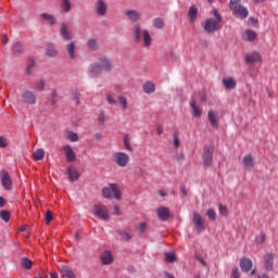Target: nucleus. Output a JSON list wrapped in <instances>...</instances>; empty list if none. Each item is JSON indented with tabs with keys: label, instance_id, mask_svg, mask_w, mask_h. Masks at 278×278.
<instances>
[{
	"label": "nucleus",
	"instance_id": "f257e3e1",
	"mask_svg": "<svg viewBox=\"0 0 278 278\" xmlns=\"http://www.w3.org/2000/svg\"><path fill=\"white\" fill-rule=\"evenodd\" d=\"M131 31L135 42L142 43L146 49H150L151 45H153V37H151L149 29L142 27L140 23H136L132 25Z\"/></svg>",
	"mask_w": 278,
	"mask_h": 278
},
{
	"label": "nucleus",
	"instance_id": "f03ea898",
	"mask_svg": "<svg viewBox=\"0 0 278 278\" xmlns=\"http://www.w3.org/2000/svg\"><path fill=\"white\" fill-rule=\"evenodd\" d=\"M112 61L108 56H101L99 63H93L89 66V73L91 75H101V73H110L112 70Z\"/></svg>",
	"mask_w": 278,
	"mask_h": 278
},
{
	"label": "nucleus",
	"instance_id": "7ed1b4c3",
	"mask_svg": "<svg viewBox=\"0 0 278 278\" xmlns=\"http://www.w3.org/2000/svg\"><path fill=\"white\" fill-rule=\"evenodd\" d=\"M212 14L214 17L206 20L204 25V31H206V34H214V31H218V29H220V22L223 21V17L218 14V10L214 9Z\"/></svg>",
	"mask_w": 278,
	"mask_h": 278
},
{
	"label": "nucleus",
	"instance_id": "20e7f679",
	"mask_svg": "<svg viewBox=\"0 0 278 278\" xmlns=\"http://www.w3.org/2000/svg\"><path fill=\"white\" fill-rule=\"evenodd\" d=\"M102 195L104 199H116L117 201H121L123 194L121 193V189L118 188V185L116 184H110L108 187H104L102 189Z\"/></svg>",
	"mask_w": 278,
	"mask_h": 278
},
{
	"label": "nucleus",
	"instance_id": "39448f33",
	"mask_svg": "<svg viewBox=\"0 0 278 278\" xmlns=\"http://www.w3.org/2000/svg\"><path fill=\"white\" fill-rule=\"evenodd\" d=\"M129 154L125 152H115L111 156L113 164L119 168H126V166H129Z\"/></svg>",
	"mask_w": 278,
	"mask_h": 278
},
{
	"label": "nucleus",
	"instance_id": "423d86ee",
	"mask_svg": "<svg viewBox=\"0 0 278 278\" xmlns=\"http://www.w3.org/2000/svg\"><path fill=\"white\" fill-rule=\"evenodd\" d=\"M93 214L101 220H110V211L104 204H96L93 206Z\"/></svg>",
	"mask_w": 278,
	"mask_h": 278
},
{
	"label": "nucleus",
	"instance_id": "0eeeda50",
	"mask_svg": "<svg viewBox=\"0 0 278 278\" xmlns=\"http://www.w3.org/2000/svg\"><path fill=\"white\" fill-rule=\"evenodd\" d=\"M21 101L26 105H36V101H37L36 92L29 89L24 90L21 94Z\"/></svg>",
	"mask_w": 278,
	"mask_h": 278
},
{
	"label": "nucleus",
	"instance_id": "6e6552de",
	"mask_svg": "<svg viewBox=\"0 0 278 278\" xmlns=\"http://www.w3.org/2000/svg\"><path fill=\"white\" fill-rule=\"evenodd\" d=\"M193 225L199 233L205 230V219L197 212L193 213Z\"/></svg>",
	"mask_w": 278,
	"mask_h": 278
},
{
	"label": "nucleus",
	"instance_id": "1a4fd4ad",
	"mask_svg": "<svg viewBox=\"0 0 278 278\" xmlns=\"http://www.w3.org/2000/svg\"><path fill=\"white\" fill-rule=\"evenodd\" d=\"M0 179L4 190H12V177H10V174H8V172L2 170L0 173Z\"/></svg>",
	"mask_w": 278,
	"mask_h": 278
},
{
	"label": "nucleus",
	"instance_id": "9d476101",
	"mask_svg": "<svg viewBox=\"0 0 278 278\" xmlns=\"http://www.w3.org/2000/svg\"><path fill=\"white\" fill-rule=\"evenodd\" d=\"M63 151L65 153L66 162L73 164V162H76L77 154L75 153V150H73V147L65 144L63 146Z\"/></svg>",
	"mask_w": 278,
	"mask_h": 278
},
{
	"label": "nucleus",
	"instance_id": "9b49d317",
	"mask_svg": "<svg viewBox=\"0 0 278 278\" xmlns=\"http://www.w3.org/2000/svg\"><path fill=\"white\" fill-rule=\"evenodd\" d=\"M202 160L204 166H212V162H214V153L210 147L204 148Z\"/></svg>",
	"mask_w": 278,
	"mask_h": 278
},
{
	"label": "nucleus",
	"instance_id": "f8f14e48",
	"mask_svg": "<svg viewBox=\"0 0 278 278\" xmlns=\"http://www.w3.org/2000/svg\"><path fill=\"white\" fill-rule=\"evenodd\" d=\"M94 8L98 16H105V14H108V4L103 0H98L94 3Z\"/></svg>",
	"mask_w": 278,
	"mask_h": 278
},
{
	"label": "nucleus",
	"instance_id": "ddd939ff",
	"mask_svg": "<svg viewBox=\"0 0 278 278\" xmlns=\"http://www.w3.org/2000/svg\"><path fill=\"white\" fill-rule=\"evenodd\" d=\"M156 215L159 216L160 220H168V218H170V211L168 207L160 206L156 208Z\"/></svg>",
	"mask_w": 278,
	"mask_h": 278
},
{
	"label": "nucleus",
	"instance_id": "4468645a",
	"mask_svg": "<svg viewBox=\"0 0 278 278\" xmlns=\"http://www.w3.org/2000/svg\"><path fill=\"white\" fill-rule=\"evenodd\" d=\"M126 16L131 21V23H138L140 18H142V13L136 11V10H127Z\"/></svg>",
	"mask_w": 278,
	"mask_h": 278
},
{
	"label": "nucleus",
	"instance_id": "2eb2a0df",
	"mask_svg": "<svg viewBox=\"0 0 278 278\" xmlns=\"http://www.w3.org/2000/svg\"><path fill=\"white\" fill-rule=\"evenodd\" d=\"M100 260L104 266H110V264L114 262V256L112 255V252L104 251L101 254Z\"/></svg>",
	"mask_w": 278,
	"mask_h": 278
},
{
	"label": "nucleus",
	"instance_id": "dca6fc26",
	"mask_svg": "<svg viewBox=\"0 0 278 278\" xmlns=\"http://www.w3.org/2000/svg\"><path fill=\"white\" fill-rule=\"evenodd\" d=\"M247 64H255V62H262V55L258 52H252L245 55Z\"/></svg>",
	"mask_w": 278,
	"mask_h": 278
},
{
	"label": "nucleus",
	"instance_id": "f3484780",
	"mask_svg": "<svg viewBox=\"0 0 278 278\" xmlns=\"http://www.w3.org/2000/svg\"><path fill=\"white\" fill-rule=\"evenodd\" d=\"M60 34L64 40H73V35L71 34V29H68V26L64 23H61V29Z\"/></svg>",
	"mask_w": 278,
	"mask_h": 278
},
{
	"label": "nucleus",
	"instance_id": "a211bd4d",
	"mask_svg": "<svg viewBox=\"0 0 278 278\" xmlns=\"http://www.w3.org/2000/svg\"><path fill=\"white\" fill-rule=\"evenodd\" d=\"M275 262V256L273 253H267L264 256V266L266 270H273V264Z\"/></svg>",
	"mask_w": 278,
	"mask_h": 278
},
{
	"label": "nucleus",
	"instance_id": "6ab92c4d",
	"mask_svg": "<svg viewBox=\"0 0 278 278\" xmlns=\"http://www.w3.org/2000/svg\"><path fill=\"white\" fill-rule=\"evenodd\" d=\"M240 268L243 270V273H249L251 268H253V261L249 258H241Z\"/></svg>",
	"mask_w": 278,
	"mask_h": 278
},
{
	"label": "nucleus",
	"instance_id": "aec40b11",
	"mask_svg": "<svg viewBox=\"0 0 278 278\" xmlns=\"http://www.w3.org/2000/svg\"><path fill=\"white\" fill-rule=\"evenodd\" d=\"M222 84L226 90H235L237 86L236 79L233 77L224 78Z\"/></svg>",
	"mask_w": 278,
	"mask_h": 278
},
{
	"label": "nucleus",
	"instance_id": "412c9836",
	"mask_svg": "<svg viewBox=\"0 0 278 278\" xmlns=\"http://www.w3.org/2000/svg\"><path fill=\"white\" fill-rule=\"evenodd\" d=\"M191 106V114L194 118H201L203 111L201 110V108H199V105H197V100H192L190 103Z\"/></svg>",
	"mask_w": 278,
	"mask_h": 278
},
{
	"label": "nucleus",
	"instance_id": "4be33fe9",
	"mask_svg": "<svg viewBox=\"0 0 278 278\" xmlns=\"http://www.w3.org/2000/svg\"><path fill=\"white\" fill-rule=\"evenodd\" d=\"M47 88V80L45 78H39L34 83V90L37 92H45Z\"/></svg>",
	"mask_w": 278,
	"mask_h": 278
},
{
	"label": "nucleus",
	"instance_id": "5701e85b",
	"mask_svg": "<svg viewBox=\"0 0 278 278\" xmlns=\"http://www.w3.org/2000/svg\"><path fill=\"white\" fill-rule=\"evenodd\" d=\"M232 13L238 18H247V16H249V10H247V8L242 5L238 7L235 11H232Z\"/></svg>",
	"mask_w": 278,
	"mask_h": 278
},
{
	"label": "nucleus",
	"instance_id": "b1692460",
	"mask_svg": "<svg viewBox=\"0 0 278 278\" xmlns=\"http://www.w3.org/2000/svg\"><path fill=\"white\" fill-rule=\"evenodd\" d=\"M208 121L212 127H218V113L214 110H210L207 113Z\"/></svg>",
	"mask_w": 278,
	"mask_h": 278
},
{
	"label": "nucleus",
	"instance_id": "393cba45",
	"mask_svg": "<svg viewBox=\"0 0 278 278\" xmlns=\"http://www.w3.org/2000/svg\"><path fill=\"white\" fill-rule=\"evenodd\" d=\"M243 40H247V42H253L257 38V33L251 29L244 30L242 35Z\"/></svg>",
	"mask_w": 278,
	"mask_h": 278
},
{
	"label": "nucleus",
	"instance_id": "a878e982",
	"mask_svg": "<svg viewBox=\"0 0 278 278\" xmlns=\"http://www.w3.org/2000/svg\"><path fill=\"white\" fill-rule=\"evenodd\" d=\"M65 49L67 51V55L71 58V60H75L77 58V52L75 51V41H72L65 46Z\"/></svg>",
	"mask_w": 278,
	"mask_h": 278
},
{
	"label": "nucleus",
	"instance_id": "bb28decb",
	"mask_svg": "<svg viewBox=\"0 0 278 278\" xmlns=\"http://www.w3.org/2000/svg\"><path fill=\"white\" fill-rule=\"evenodd\" d=\"M60 270H61L62 277L75 278V273H73V269H71V267H68L66 265H62L60 267Z\"/></svg>",
	"mask_w": 278,
	"mask_h": 278
},
{
	"label": "nucleus",
	"instance_id": "cd10ccee",
	"mask_svg": "<svg viewBox=\"0 0 278 278\" xmlns=\"http://www.w3.org/2000/svg\"><path fill=\"white\" fill-rule=\"evenodd\" d=\"M142 88L146 94H153V92H155V84L151 80L146 81Z\"/></svg>",
	"mask_w": 278,
	"mask_h": 278
},
{
	"label": "nucleus",
	"instance_id": "c85d7f7f",
	"mask_svg": "<svg viewBox=\"0 0 278 278\" xmlns=\"http://www.w3.org/2000/svg\"><path fill=\"white\" fill-rule=\"evenodd\" d=\"M40 18H42V21H46V23H48V25H55V23H58V18H55V16H53V14L41 13Z\"/></svg>",
	"mask_w": 278,
	"mask_h": 278
},
{
	"label": "nucleus",
	"instance_id": "c756f323",
	"mask_svg": "<svg viewBox=\"0 0 278 278\" xmlns=\"http://www.w3.org/2000/svg\"><path fill=\"white\" fill-rule=\"evenodd\" d=\"M87 49L90 51H98L99 50V40L96 38H89L86 42Z\"/></svg>",
	"mask_w": 278,
	"mask_h": 278
},
{
	"label": "nucleus",
	"instance_id": "7c9ffc66",
	"mask_svg": "<svg viewBox=\"0 0 278 278\" xmlns=\"http://www.w3.org/2000/svg\"><path fill=\"white\" fill-rule=\"evenodd\" d=\"M67 175L71 181H77L79 179V170L73 166L67 168Z\"/></svg>",
	"mask_w": 278,
	"mask_h": 278
},
{
	"label": "nucleus",
	"instance_id": "2f4dec72",
	"mask_svg": "<svg viewBox=\"0 0 278 278\" xmlns=\"http://www.w3.org/2000/svg\"><path fill=\"white\" fill-rule=\"evenodd\" d=\"M242 162L245 168H253V166H255V161L253 160V156L251 154H247L243 157Z\"/></svg>",
	"mask_w": 278,
	"mask_h": 278
},
{
	"label": "nucleus",
	"instance_id": "473e14b6",
	"mask_svg": "<svg viewBox=\"0 0 278 278\" xmlns=\"http://www.w3.org/2000/svg\"><path fill=\"white\" fill-rule=\"evenodd\" d=\"M46 54L48 55V58H58V49L53 43L48 45Z\"/></svg>",
	"mask_w": 278,
	"mask_h": 278
},
{
	"label": "nucleus",
	"instance_id": "72a5a7b5",
	"mask_svg": "<svg viewBox=\"0 0 278 278\" xmlns=\"http://www.w3.org/2000/svg\"><path fill=\"white\" fill-rule=\"evenodd\" d=\"M12 52L14 55H21L25 53V50L23 49V43H21L20 41L15 42L13 45Z\"/></svg>",
	"mask_w": 278,
	"mask_h": 278
},
{
	"label": "nucleus",
	"instance_id": "f704fd0d",
	"mask_svg": "<svg viewBox=\"0 0 278 278\" xmlns=\"http://www.w3.org/2000/svg\"><path fill=\"white\" fill-rule=\"evenodd\" d=\"M199 14V10L197 9L195 5H192L190 9H189V12H188V16H189V21L190 23H194V21H197V15Z\"/></svg>",
	"mask_w": 278,
	"mask_h": 278
},
{
	"label": "nucleus",
	"instance_id": "c9c22d12",
	"mask_svg": "<svg viewBox=\"0 0 278 278\" xmlns=\"http://www.w3.org/2000/svg\"><path fill=\"white\" fill-rule=\"evenodd\" d=\"M21 266L22 268H24V270H31V266H34V263L31 262V260L23 257L21 260Z\"/></svg>",
	"mask_w": 278,
	"mask_h": 278
},
{
	"label": "nucleus",
	"instance_id": "e433bc0d",
	"mask_svg": "<svg viewBox=\"0 0 278 278\" xmlns=\"http://www.w3.org/2000/svg\"><path fill=\"white\" fill-rule=\"evenodd\" d=\"M33 160H35V162H41V160H45V151L42 149L35 151L33 154Z\"/></svg>",
	"mask_w": 278,
	"mask_h": 278
},
{
	"label": "nucleus",
	"instance_id": "4c0bfd02",
	"mask_svg": "<svg viewBox=\"0 0 278 278\" xmlns=\"http://www.w3.org/2000/svg\"><path fill=\"white\" fill-rule=\"evenodd\" d=\"M61 12H71V0H61Z\"/></svg>",
	"mask_w": 278,
	"mask_h": 278
},
{
	"label": "nucleus",
	"instance_id": "58836bf2",
	"mask_svg": "<svg viewBox=\"0 0 278 278\" xmlns=\"http://www.w3.org/2000/svg\"><path fill=\"white\" fill-rule=\"evenodd\" d=\"M0 218L4 223H9L10 218H12V213L8 210H2V211H0Z\"/></svg>",
	"mask_w": 278,
	"mask_h": 278
},
{
	"label": "nucleus",
	"instance_id": "ea45409f",
	"mask_svg": "<svg viewBox=\"0 0 278 278\" xmlns=\"http://www.w3.org/2000/svg\"><path fill=\"white\" fill-rule=\"evenodd\" d=\"M124 147L126 151H134V148L131 147V137H129V135L124 136Z\"/></svg>",
	"mask_w": 278,
	"mask_h": 278
},
{
	"label": "nucleus",
	"instance_id": "a19ab883",
	"mask_svg": "<svg viewBox=\"0 0 278 278\" xmlns=\"http://www.w3.org/2000/svg\"><path fill=\"white\" fill-rule=\"evenodd\" d=\"M152 25L155 29H162L164 28V20L156 17L152 21Z\"/></svg>",
	"mask_w": 278,
	"mask_h": 278
},
{
	"label": "nucleus",
	"instance_id": "79ce46f5",
	"mask_svg": "<svg viewBox=\"0 0 278 278\" xmlns=\"http://www.w3.org/2000/svg\"><path fill=\"white\" fill-rule=\"evenodd\" d=\"M72 99H73V101H75L76 105H80L81 93H79V91H77V90H74L72 92Z\"/></svg>",
	"mask_w": 278,
	"mask_h": 278
},
{
	"label": "nucleus",
	"instance_id": "37998d69",
	"mask_svg": "<svg viewBox=\"0 0 278 278\" xmlns=\"http://www.w3.org/2000/svg\"><path fill=\"white\" fill-rule=\"evenodd\" d=\"M242 0H230L229 8L231 12H233L237 8H240L242 4Z\"/></svg>",
	"mask_w": 278,
	"mask_h": 278
},
{
	"label": "nucleus",
	"instance_id": "c03bdc74",
	"mask_svg": "<svg viewBox=\"0 0 278 278\" xmlns=\"http://www.w3.org/2000/svg\"><path fill=\"white\" fill-rule=\"evenodd\" d=\"M66 138L67 140H70V142H77L79 140V135H77L76 132L70 131Z\"/></svg>",
	"mask_w": 278,
	"mask_h": 278
},
{
	"label": "nucleus",
	"instance_id": "a18cd8bd",
	"mask_svg": "<svg viewBox=\"0 0 278 278\" xmlns=\"http://www.w3.org/2000/svg\"><path fill=\"white\" fill-rule=\"evenodd\" d=\"M119 236H121V239L124 241V242H129L130 238H131V235H129V232L125 231V230H122L119 231Z\"/></svg>",
	"mask_w": 278,
	"mask_h": 278
},
{
	"label": "nucleus",
	"instance_id": "49530a36",
	"mask_svg": "<svg viewBox=\"0 0 278 278\" xmlns=\"http://www.w3.org/2000/svg\"><path fill=\"white\" fill-rule=\"evenodd\" d=\"M220 216H227L229 214V210H227V205L219 204L218 205Z\"/></svg>",
	"mask_w": 278,
	"mask_h": 278
},
{
	"label": "nucleus",
	"instance_id": "de8ad7c7",
	"mask_svg": "<svg viewBox=\"0 0 278 278\" xmlns=\"http://www.w3.org/2000/svg\"><path fill=\"white\" fill-rule=\"evenodd\" d=\"M266 241V233L261 232L258 236L255 238L256 244H262L263 242Z\"/></svg>",
	"mask_w": 278,
	"mask_h": 278
},
{
	"label": "nucleus",
	"instance_id": "09e8293b",
	"mask_svg": "<svg viewBox=\"0 0 278 278\" xmlns=\"http://www.w3.org/2000/svg\"><path fill=\"white\" fill-rule=\"evenodd\" d=\"M46 225H50L53 220V213L51 211H47L45 215Z\"/></svg>",
	"mask_w": 278,
	"mask_h": 278
},
{
	"label": "nucleus",
	"instance_id": "8fccbe9b",
	"mask_svg": "<svg viewBox=\"0 0 278 278\" xmlns=\"http://www.w3.org/2000/svg\"><path fill=\"white\" fill-rule=\"evenodd\" d=\"M206 215L210 218V220H216V211H214L213 208H208L206 211Z\"/></svg>",
	"mask_w": 278,
	"mask_h": 278
},
{
	"label": "nucleus",
	"instance_id": "3c124183",
	"mask_svg": "<svg viewBox=\"0 0 278 278\" xmlns=\"http://www.w3.org/2000/svg\"><path fill=\"white\" fill-rule=\"evenodd\" d=\"M118 101L122 106V110H127V98L119 96Z\"/></svg>",
	"mask_w": 278,
	"mask_h": 278
},
{
	"label": "nucleus",
	"instance_id": "603ef678",
	"mask_svg": "<svg viewBox=\"0 0 278 278\" xmlns=\"http://www.w3.org/2000/svg\"><path fill=\"white\" fill-rule=\"evenodd\" d=\"M165 262L167 264L175 262V253H165Z\"/></svg>",
	"mask_w": 278,
	"mask_h": 278
},
{
	"label": "nucleus",
	"instance_id": "864d4df0",
	"mask_svg": "<svg viewBox=\"0 0 278 278\" xmlns=\"http://www.w3.org/2000/svg\"><path fill=\"white\" fill-rule=\"evenodd\" d=\"M50 101L52 105H55L58 103V91H52L50 93Z\"/></svg>",
	"mask_w": 278,
	"mask_h": 278
},
{
	"label": "nucleus",
	"instance_id": "5fc2aeb1",
	"mask_svg": "<svg viewBox=\"0 0 278 278\" xmlns=\"http://www.w3.org/2000/svg\"><path fill=\"white\" fill-rule=\"evenodd\" d=\"M106 101L110 103V105H116V100L110 93L106 94Z\"/></svg>",
	"mask_w": 278,
	"mask_h": 278
},
{
	"label": "nucleus",
	"instance_id": "6e6d98bb",
	"mask_svg": "<svg viewBox=\"0 0 278 278\" xmlns=\"http://www.w3.org/2000/svg\"><path fill=\"white\" fill-rule=\"evenodd\" d=\"M5 147H8V139L0 137V149H5Z\"/></svg>",
	"mask_w": 278,
	"mask_h": 278
},
{
	"label": "nucleus",
	"instance_id": "4d7b16f0",
	"mask_svg": "<svg viewBox=\"0 0 278 278\" xmlns=\"http://www.w3.org/2000/svg\"><path fill=\"white\" fill-rule=\"evenodd\" d=\"M139 232L144 233L147 231V223L142 222L138 226Z\"/></svg>",
	"mask_w": 278,
	"mask_h": 278
},
{
	"label": "nucleus",
	"instance_id": "13d9d810",
	"mask_svg": "<svg viewBox=\"0 0 278 278\" xmlns=\"http://www.w3.org/2000/svg\"><path fill=\"white\" fill-rule=\"evenodd\" d=\"M231 278H240V269L238 267L232 269Z\"/></svg>",
	"mask_w": 278,
	"mask_h": 278
},
{
	"label": "nucleus",
	"instance_id": "bf43d9fd",
	"mask_svg": "<svg viewBox=\"0 0 278 278\" xmlns=\"http://www.w3.org/2000/svg\"><path fill=\"white\" fill-rule=\"evenodd\" d=\"M156 134H157V136H162V134H164V126L157 125Z\"/></svg>",
	"mask_w": 278,
	"mask_h": 278
},
{
	"label": "nucleus",
	"instance_id": "052dcab7",
	"mask_svg": "<svg viewBox=\"0 0 278 278\" xmlns=\"http://www.w3.org/2000/svg\"><path fill=\"white\" fill-rule=\"evenodd\" d=\"M113 214L115 216H121V208H118V205H114L113 207Z\"/></svg>",
	"mask_w": 278,
	"mask_h": 278
},
{
	"label": "nucleus",
	"instance_id": "680f3d73",
	"mask_svg": "<svg viewBox=\"0 0 278 278\" xmlns=\"http://www.w3.org/2000/svg\"><path fill=\"white\" fill-rule=\"evenodd\" d=\"M8 201L3 197H0V207H5Z\"/></svg>",
	"mask_w": 278,
	"mask_h": 278
},
{
	"label": "nucleus",
	"instance_id": "e2e57ef3",
	"mask_svg": "<svg viewBox=\"0 0 278 278\" xmlns=\"http://www.w3.org/2000/svg\"><path fill=\"white\" fill-rule=\"evenodd\" d=\"M180 192H181L182 197H188V191L186 190V187H185V186H182V187L180 188Z\"/></svg>",
	"mask_w": 278,
	"mask_h": 278
},
{
	"label": "nucleus",
	"instance_id": "0e129e2a",
	"mask_svg": "<svg viewBox=\"0 0 278 278\" xmlns=\"http://www.w3.org/2000/svg\"><path fill=\"white\" fill-rule=\"evenodd\" d=\"M98 118H99L100 123H104L105 114L104 113H100Z\"/></svg>",
	"mask_w": 278,
	"mask_h": 278
},
{
	"label": "nucleus",
	"instance_id": "69168bd1",
	"mask_svg": "<svg viewBox=\"0 0 278 278\" xmlns=\"http://www.w3.org/2000/svg\"><path fill=\"white\" fill-rule=\"evenodd\" d=\"M176 160L178 161V162H181L182 160H184V153H179L177 156H176Z\"/></svg>",
	"mask_w": 278,
	"mask_h": 278
},
{
	"label": "nucleus",
	"instance_id": "338daca9",
	"mask_svg": "<svg viewBox=\"0 0 278 278\" xmlns=\"http://www.w3.org/2000/svg\"><path fill=\"white\" fill-rule=\"evenodd\" d=\"M10 42V38H8V35H4V38L2 39L3 45H8Z\"/></svg>",
	"mask_w": 278,
	"mask_h": 278
},
{
	"label": "nucleus",
	"instance_id": "774afa93",
	"mask_svg": "<svg viewBox=\"0 0 278 278\" xmlns=\"http://www.w3.org/2000/svg\"><path fill=\"white\" fill-rule=\"evenodd\" d=\"M165 278H175V276L169 273H165Z\"/></svg>",
	"mask_w": 278,
	"mask_h": 278
}]
</instances>
